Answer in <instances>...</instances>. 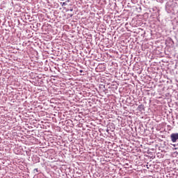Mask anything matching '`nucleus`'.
<instances>
[{"label": "nucleus", "instance_id": "nucleus-3", "mask_svg": "<svg viewBox=\"0 0 178 178\" xmlns=\"http://www.w3.org/2000/svg\"><path fill=\"white\" fill-rule=\"evenodd\" d=\"M66 5H67V3H62V6H66Z\"/></svg>", "mask_w": 178, "mask_h": 178}, {"label": "nucleus", "instance_id": "nucleus-1", "mask_svg": "<svg viewBox=\"0 0 178 178\" xmlns=\"http://www.w3.org/2000/svg\"><path fill=\"white\" fill-rule=\"evenodd\" d=\"M171 141L173 143H175L178 140V133H172L170 135Z\"/></svg>", "mask_w": 178, "mask_h": 178}, {"label": "nucleus", "instance_id": "nucleus-2", "mask_svg": "<svg viewBox=\"0 0 178 178\" xmlns=\"http://www.w3.org/2000/svg\"><path fill=\"white\" fill-rule=\"evenodd\" d=\"M144 109V105H139L138 106V111H143Z\"/></svg>", "mask_w": 178, "mask_h": 178}, {"label": "nucleus", "instance_id": "nucleus-4", "mask_svg": "<svg viewBox=\"0 0 178 178\" xmlns=\"http://www.w3.org/2000/svg\"><path fill=\"white\" fill-rule=\"evenodd\" d=\"M35 170L38 172V168L34 169V171H35Z\"/></svg>", "mask_w": 178, "mask_h": 178}]
</instances>
